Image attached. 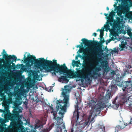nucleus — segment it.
Returning a JSON list of instances; mask_svg holds the SVG:
<instances>
[{
    "instance_id": "obj_12",
    "label": "nucleus",
    "mask_w": 132,
    "mask_h": 132,
    "mask_svg": "<svg viewBox=\"0 0 132 132\" xmlns=\"http://www.w3.org/2000/svg\"><path fill=\"white\" fill-rule=\"evenodd\" d=\"M59 113L61 114V117H56V118H54V119L57 120V125L58 126L56 129V132H62V129L61 125L62 123L61 122L59 121V120L60 119H62L63 118V113L61 112L60 111H59Z\"/></svg>"
},
{
    "instance_id": "obj_44",
    "label": "nucleus",
    "mask_w": 132,
    "mask_h": 132,
    "mask_svg": "<svg viewBox=\"0 0 132 132\" xmlns=\"http://www.w3.org/2000/svg\"><path fill=\"white\" fill-rule=\"evenodd\" d=\"M81 40H82V39ZM81 40V41H83V40ZM83 42V43H82H82H81V44H80V45H81V46H82V47H83V44H84L83 43V42Z\"/></svg>"
},
{
    "instance_id": "obj_49",
    "label": "nucleus",
    "mask_w": 132,
    "mask_h": 132,
    "mask_svg": "<svg viewBox=\"0 0 132 132\" xmlns=\"http://www.w3.org/2000/svg\"><path fill=\"white\" fill-rule=\"evenodd\" d=\"M16 104H17V103L15 102L14 103V104L15 106L16 105Z\"/></svg>"
},
{
    "instance_id": "obj_32",
    "label": "nucleus",
    "mask_w": 132,
    "mask_h": 132,
    "mask_svg": "<svg viewBox=\"0 0 132 132\" xmlns=\"http://www.w3.org/2000/svg\"><path fill=\"white\" fill-rule=\"evenodd\" d=\"M111 74L114 75L116 74V72L114 71L113 70H112V72H111Z\"/></svg>"
},
{
    "instance_id": "obj_2",
    "label": "nucleus",
    "mask_w": 132,
    "mask_h": 132,
    "mask_svg": "<svg viewBox=\"0 0 132 132\" xmlns=\"http://www.w3.org/2000/svg\"><path fill=\"white\" fill-rule=\"evenodd\" d=\"M24 62L26 63L25 68H24L25 71L30 69L31 66L34 64L36 68L40 69V71H42L44 69H47L45 66V65L49 66L52 63L51 61L46 60L44 58H39V60H38L36 59L34 56L31 55L30 54H29L26 58L25 54H24Z\"/></svg>"
},
{
    "instance_id": "obj_10",
    "label": "nucleus",
    "mask_w": 132,
    "mask_h": 132,
    "mask_svg": "<svg viewBox=\"0 0 132 132\" xmlns=\"http://www.w3.org/2000/svg\"><path fill=\"white\" fill-rule=\"evenodd\" d=\"M117 86L115 85H113L110 87L107 91L105 96H102V98H103L104 100L108 101V100H109L110 98L111 92H115L117 89Z\"/></svg>"
},
{
    "instance_id": "obj_40",
    "label": "nucleus",
    "mask_w": 132,
    "mask_h": 132,
    "mask_svg": "<svg viewBox=\"0 0 132 132\" xmlns=\"http://www.w3.org/2000/svg\"><path fill=\"white\" fill-rule=\"evenodd\" d=\"M104 15L106 17V18H107V17L108 16H108V14H106V13H104Z\"/></svg>"
},
{
    "instance_id": "obj_35",
    "label": "nucleus",
    "mask_w": 132,
    "mask_h": 132,
    "mask_svg": "<svg viewBox=\"0 0 132 132\" xmlns=\"http://www.w3.org/2000/svg\"><path fill=\"white\" fill-rule=\"evenodd\" d=\"M70 130V132H73L74 130L73 129V127L71 128V129Z\"/></svg>"
},
{
    "instance_id": "obj_34",
    "label": "nucleus",
    "mask_w": 132,
    "mask_h": 132,
    "mask_svg": "<svg viewBox=\"0 0 132 132\" xmlns=\"http://www.w3.org/2000/svg\"><path fill=\"white\" fill-rule=\"evenodd\" d=\"M111 41V40L110 39L108 40H107L106 42V44H107L108 43H110Z\"/></svg>"
},
{
    "instance_id": "obj_47",
    "label": "nucleus",
    "mask_w": 132,
    "mask_h": 132,
    "mask_svg": "<svg viewBox=\"0 0 132 132\" xmlns=\"http://www.w3.org/2000/svg\"><path fill=\"white\" fill-rule=\"evenodd\" d=\"M106 10L107 11H109V8L108 7H107Z\"/></svg>"
},
{
    "instance_id": "obj_5",
    "label": "nucleus",
    "mask_w": 132,
    "mask_h": 132,
    "mask_svg": "<svg viewBox=\"0 0 132 132\" xmlns=\"http://www.w3.org/2000/svg\"><path fill=\"white\" fill-rule=\"evenodd\" d=\"M68 87V86H65L64 89H62L63 91L62 94L64 98L63 100H57L56 101V104L57 105L56 106L57 111H58L60 109L61 111H65L66 109L67 104L69 100V96L68 94L70 91V89Z\"/></svg>"
},
{
    "instance_id": "obj_23",
    "label": "nucleus",
    "mask_w": 132,
    "mask_h": 132,
    "mask_svg": "<svg viewBox=\"0 0 132 132\" xmlns=\"http://www.w3.org/2000/svg\"><path fill=\"white\" fill-rule=\"evenodd\" d=\"M116 99L115 100H114V101L112 103L113 104H114V106L116 107V108H118L119 106V104H117L116 103Z\"/></svg>"
},
{
    "instance_id": "obj_60",
    "label": "nucleus",
    "mask_w": 132,
    "mask_h": 132,
    "mask_svg": "<svg viewBox=\"0 0 132 132\" xmlns=\"http://www.w3.org/2000/svg\"><path fill=\"white\" fill-rule=\"evenodd\" d=\"M1 56V55H0V56Z\"/></svg>"
},
{
    "instance_id": "obj_50",
    "label": "nucleus",
    "mask_w": 132,
    "mask_h": 132,
    "mask_svg": "<svg viewBox=\"0 0 132 132\" xmlns=\"http://www.w3.org/2000/svg\"><path fill=\"white\" fill-rule=\"evenodd\" d=\"M100 30L99 29H97V31H100Z\"/></svg>"
},
{
    "instance_id": "obj_36",
    "label": "nucleus",
    "mask_w": 132,
    "mask_h": 132,
    "mask_svg": "<svg viewBox=\"0 0 132 132\" xmlns=\"http://www.w3.org/2000/svg\"><path fill=\"white\" fill-rule=\"evenodd\" d=\"M52 106H50V109L51 110H52V111H54V110L53 109V108L52 107Z\"/></svg>"
},
{
    "instance_id": "obj_17",
    "label": "nucleus",
    "mask_w": 132,
    "mask_h": 132,
    "mask_svg": "<svg viewBox=\"0 0 132 132\" xmlns=\"http://www.w3.org/2000/svg\"><path fill=\"white\" fill-rule=\"evenodd\" d=\"M76 109H77V110L75 111V113H76V114L75 116L76 117V122H77L79 118V112H78V110L79 109V108L78 107V105H76ZM75 113H74L73 114V116L75 117Z\"/></svg>"
},
{
    "instance_id": "obj_28",
    "label": "nucleus",
    "mask_w": 132,
    "mask_h": 132,
    "mask_svg": "<svg viewBox=\"0 0 132 132\" xmlns=\"http://www.w3.org/2000/svg\"><path fill=\"white\" fill-rule=\"evenodd\" d=\"M54 123H52L49 127V128L48 129H49V130H50L54 126Z\"/></svg>"
},
{
    "instance_id": "obj_27",
    "label": "nucleus",
    "mask_w": 132,
    "mask_h": 132,
    "mask_svg": "<svg viewBox=\"0 0 132 132\" xmlns=\"http://www.w3.org/2000/svg\"><path fill=\"white\" fill-rule=\"evenodd\" d=\"M104 35V33H100V40H101Z\"/></svg>"
},
{
    "instance_id": "obj_33",
    "label": "nucleus",
    "mask_w": 132,
    "mask_h": 132,
    "mask_svg": "<svg viewBox=\"0 0 132 132\" xmlns=\"http://www.w3.org/2000/svg\"><path fill=\"white\" fill-rule=\"evenodd\" d=\"M104 31V28H103V29H101L100 30V33H104L103 32Z\"/></svg>"
},
{
    "instance_id": "obj_39",
    "label": "nucleus",
    "mask_w": 132,
    "mask_h": 132,
    "mask_svg": "<svg viewBox=\"0 0 132 132\" xmlns=\"http://www.w3.org/2000/svg\"><path fill=\"white\" fill-rule=\"evenodd\" d=\"M130 124H132V119H131V120H130V122H129V123H128V124H127L128 125Z\"/></svg>"
},
{
    "instance_id": "obj_16",
    "label": "nucleus",
    "mask_w": 132,
    "mask_h": 132,
    "mask_svg": "<svg viewBox=\"0 0 132 132\" xmlns=\"http://www.w3.org/2000/svg\"><path fill=\"white\" fill-rule=\"evenodd\" d=\"M107 19H108L107 22V24L106 25H105V27L106 28L109 27V24H110V26H113L114 21V19L113 18H107Z\"/></svg>"
},
{
    "instance_id": "obj_4",
    "label": "nucleus",
    "mask_w": 132,
    "mask_h": 132,
    "mask_svg": "<svg viewBox=\"0 0 132 132\" xmlns=\"http://www.w3.org/2000/svg\"><path fill=\"white\" fill-rule=\"evenodd\" d=\"M12 112L13 113H11L7 110H6V112H7V113L4 114V118L6 122H8L9 120L12 121L11 125L8 129V131L9 132L11 131L14 127L17 128L23 127L22 126L23 122L19 117V112L15 109H13Z\"/></svg>"
},
{
    "instance_id": "obj_58",
    "label": "nucleus",
    "mask_w": 132,
    "mask_h": 132,
    "mask_svg": "<svg viewBox=\"0 0 132 132\" xmlns=\"http://www.w3.org/2000/svg\"><path fill=\"white\" fill-rule=\"evenodd\" d=\"M22 60V61H23V60Z\"/></svg>"
},
{
    "instance_id": "obj_18",
    "label": "nucleus",
    "mask_w": 132,
    "mask_h": 132,
    "mask_svg": "<svg viewBox=\"0 0 132 132\" xmlns=\"http://www.w3.org/2000/svg\"><path fill=\"white\" fill-rule=\"evenodd\" d=\"M68 77L66 76H61L58 78V80L59 82H61L62 81H65L67 82H68L69 80L67 79Z\"/></svg>"
},
{
    "instance_id": "obj_46",
    "label": "nucleus",
    "mask_w": 132,
    "mask_h": 132,
    "mask_svg": "<svg viewBox=\"0 0 132 132\" xmlns=\"http://www.w3.org/2000/svg\"><path fill=\"white\" fill-rule=\"evenodd\" d=\"M39 101H40L41 102H42V101H41V100H38V101H37V102H36V103H38V102H39Z\"/></svg>"
},
{
    "instance_id": "obj_30",
    "label": "nucleus",
    "mask_w": 132,
    "mask_h": 132,
    "mask_svg": "<svg viewBox=\"0 0 132 132\" xmlns=\"http://www.w3.org/2000/svg\"><path fill=\"white\" fill-rule=\"evenodd\" d=\"M2 54L3 55L4 54H7L6 53V52L5 51V50L4 49L3 50V52L2 53Z\"/></svg>"
},
{
    "instance_id": "obj_8",
    "label": "nucleus",
    "mask_w": 132,
    "mask_h": 132,
    "mask_svg": "<svg viewBox=\"0 0 132 132\" xmlns=\"http://www.w3.org/2000/svg\"><path fill=\"white\" fill-rule=\"evenodd\" d=\"M128 0L122 1L121 4H119V6H117L116 10L117 15L120 16L122 13H124L129 11L130 8L132 6V3H129Z\"/></svg>"
},
{
    "instance_id": "obj_51",
    "label": "nucleus",
    "mask_w": 132,
    "mask_h": 132,
    "mask_svg": "<svg viewBox=\"0 0 132 132\" xmlns=\"http://www.w3.org/2000/svg\"><path fill=\"white\" fill-rule=\"evenodd\" d=\"M17 60L18 61H20V59H17Z\"/></svg>"
},
{
    "instance_id": "obj_21",
    "label": "nucleus",
    "mask_w": 132,
    "mask_h": 132,
    "mask_svg": "<svg viewBox=\"0 0 132 132\" xmlns=\"http://www.w3.org/2000/svg\"><path fill=\"white\" fill-rule=\"evenodd\" d=\"M114 12L112 11L110 12L109 14V16L107 17V18H113V17L114 16Z\"/></svg>"
},
{
    "instance_id": "obj_52",
    "label": "nucleus",
    "mask_w": 132,
    "mask_h": 132,
    "mask_svg": "<svg viewBox=\"0 0 132 132\" xmlns=\"http://www.w3.org/2000/svg\"><path fill=\"white\" fill-rule=\"evenodd\" d=\"M118 3V2H117V3H115V4H116V5H117V3Z\"/></svg>"
},
{
    "instance_id": "obj_20",
    "label": "nucleus",
    "mask_w": 132,
    "mask_h": 132,
    "mask_svg": "<svg viewBox=\"0 0 132 132\" xmlns=\"http://www.w3.org/2000/svg\"><path fill=\"white\" fill-rule=\"evenodd\" d=\"M15 129L16 131H19V132H26V131L23 126L18 128H15Z\"/></svg>"
},
{
    "instance_id": "obj_1",
    "label": "nucleus",
    "mask_w": 132,
    "mask_h": 132,
    "mask_svg": "<svg viewBox=\"0 0 132 132\" xmlns=\"http://www.w3.org/2000/svg\"><path fill=\"white\" fill-rule=\"evenodd\" d=\"M56 60H53L52 61V63L50 66L45 65V67L47 69H44L46 70V72H50L53 71V75H56V72H59L61 74H63L64 75H67L71 76L74 78H78L81 79V81L82 82L84 80H87L89 81L90 78H96L97 77L100 76L101 74L99 71L101 70L99 67L95 66L94 64H91L90 66L92 67L89 70L88 67L85 64L83 65V68L82 69L78 70L75 73H73L72 71L68 69L66 66L65 63L63 65H61L58 64Z\"/></svg>"
},
{
    "instance_id": "obj_42",
    "label": "nucleus",
    "mask_w": 132,
    "mask_h": 132,
    "mask_svg": "<svg viewBox=\"0 0 132 132\" xmlns=\"http://www.w3.org/2000/svg\"><path fill=\"white\" fill-rule=\"evenodd\" d=\"M78 51L79 52V53H81L82 52V50H81L80 49H79V51Z\"/></svg>"
},
{
    "instance_id": "obj_38",
    "label": "nucleus",
    "mask_w": 132,
    "mask_h": 132,
    "mask_svg": "<svg viewBox=\"0 0 132 132\" xmlns=\"http://www.w3.org/2000/svg\"><path fill=\"white\" fill-rule=\"evenodd\" d=\"M110 40L111 41V40H114V37L113 36H112L110 39Z\"/></svg>"
},
{
    "instance_id": "obj_43",
    "label": "nucleus",
    "mask_w": 132,
    "mask_h": 132,
    "mask_svg": "<svg viewBox=\"0 0 132 132\" xmlns=\"http://www.w3.org/2000/svg\"><path fill=\"white\" fill-rule=\"evenodd\" d=\"M73 62L75 64H76L77 63V61H75V60H73Z\"/></svg>"
},
{
    "instance_id": "obj_13",
    "label": "nucleus",
    "mask_w": 132,
    "mask_h": 132,
    "mask_svg": "<svg viewBox=\"0 0 132 132\" xmlns=\"http://www.w3.org/2000/svg\"><path fill=\"white\" fill-rule=\"evenodd\" d=\"M127 125V123L126 124L123 123H121L120 125L117 126L115 127V132H118L119 130L123 129Z\"/></svg>"
},
{
    "instance_id": "obj_11",
    "label": "nucleus",
    "mask_w": 132,
    "mask_h": 132,
    "mask_svg": "<svg viewBox=\"0 0 132 132\" xmlns=\"http://www.w3.org/2000/svg\"><path fill=\"white\" fill-rule=\"evenodd\" d=\"M13 86V85L11 83L8 84L7 83L3 85L2 82L0 81V94H1L3 90L5 92L8 91L10 89L9 87H12Z\"/></svg>"
},
{
    "instance_id": "obj_6",
    "label": "nucleus",
    "mask_w": 132,
    "mask_h": 132,
    "mask_svg": "<svg viewBox=\"0 0 132 132\" xmlns=\"http://www.w3.org/2000/svg\"><path fill=\"white\" fill-rule=\"evenodd\" d=\"M108 101L105 100L103 98H102L98 101L97 104L95 105V107H93L95 104V102L94 101L91 100L89 103V106L92 108L91 110L89 112L90 115H93L95 116L99 114L101 111V109H103L104 108L106 107V104Z\"/></svg>"
},
{
    "instance_id": "obj_59",
    "label": "nucleus",
    "mask_w": 132,
    "mask_h": 132,
    "mask_svg": "<svg viewBox=\"0 0 132 132\" xmlns=\"http://www.w3.org/2000/svg\"><path fill=\"white\" fill-rule=\"evenodd\" d=\"M131 38V39L132 40V38Z\"/></svg>"
},
{
    "instance_id": "obj_19",
    "label": "nucleus",
    "mask_w": 132,
    "mask_h": 132,
    "mask_svg": "<svg viewBox=\"0 0 132 132\" xmlns=\"http://www.w3.org/2000/svg\"><path fill=\"white\" fill-rule=\"evenodd\" d=\"M36 124H35L34 129H36L40 127L41 125V122L39 120H37L36 122Z\"/></svg>"
},
{
    "instance_id": "obj_31",
    "label": "nucleus",
    "mask_w": 132,
    "mask_h": 132,
    "mask_svg": "<svg viewBox=\"0 0 132 132\" xmlns=\"http://www.w3.org/2000/svg\"><path fill=\"white\" fill-rule=\"evenodd\" d=\"M113 6L114 7H115V9H114V11H116L117 10V6H117L116 4H114L113 5Z\"/></svg>"
},
{
    "instance_id": "obj_53",
    "label": "nucleus",
    "mask_w": 132,
    "mask_h": 132,
    "mask_svg": "<svg viewBox=\"0 0 132 132\" xmlns=\"http://www.w3.org/2000/svg\"><path fill=\"white\" fill-rule=\"evenodd\" d=\"M131 51H132V47H131Z\"/></svg>"
},
{
    "instance_id": "obj_25",
    "label": "nucleus",
    "mask_w": 132,
    "mask_h": 132,
    "mask_svg": "<svg viewBox=\"0 0 132 132\" xmlns=\"http://www.w3.org/2000/svg\"><path fill=\"white\" fill-rule=\"evenodd\" d=\"M128 35L131 38H132V33L130 30L128 29L127 31Z\"/></svg>"
},
{
    "instance_id": "obj_9",
    "label": "nucleus",
    "mask_w": 132,
    "mask_h": 132,
    "mask_svg": "<svg viewBox=\"0 0 132 132\" xmlns=\"http://www.w3.org/2000/svg\"><path fill=\"white\" fill-rule=\"evenodd\" d=\"M116 82L118 86L122 87L123 91L129 93L132 90V81L131 80L125 81L118 78L117 79Z\"/></svg>"
},
{
    "instance_id": "obj_3",
    "label": "nucleus",
    "mask_w": 132,
    "mask_h": 132,
    "mask_svg": "<svg viewBox=\"0 0 132 132\" xmlns=\"http://www.w3.org/2000/svg\"><path fill=\"white\" fill-rule=\"evenodd\" d=\"M102 40H100V42L97 41L88 40L85 38L82 39L83 43L86 46H88L93 45L94 47L92 50H89L91 53L92 58L95 60L94 64L96 66H97L100 61V59L97 56H99L100 54L103 52L102 49V44L105 42L103 38L102 39Z\"/></svg>"
},
{
    "instance_id": "obj_26",
    "label": "nucleus",
    "mask_w": 132,
    "mask_h": 132,
    "mask_svg": "<svg viewBox=\"0 0 132 132\" xmlns=\"http://www.w3.org/2000/svg\"><path fill=\"white\" fill-rule=\"evenodd\" d=\"M99 128L100 129H102V131L103 132H106L105 131V127L104 126L100 125L99 126Z\"/></svg>"
},
{
    "instance_id": "obj_54",
    "label": "nucleus",
    "mask_w": 132,
    "mask_h": 132,
    "mask_svg": "<svg viewBox=\"0 0 132 132\" xmlns=\"http://www.w3.org/2000/svg\"><path fill=\"white\" fill-rule=\"evenodd\" d=\"M79 80H76V81H79Z\"/></svg>"
},
{
    "instance_id": "obj_22",
    "label": "nucleus",
    "mask_w": 132,
    "mask_h": 132,
    "mask_svg": "<svg viewBox=\"0 0 132 132\" xmlns=\"http://www.w3.org/2000/svg\"><path fill=\"white\" fill-rule=\"evenodd\" d=\"M116 99L115 100H114V101L112 103L113 104H114V106L116 107V108H118L119 106V104H117L116 103Z\"/></svg>"
},
{
    "instance_id": "obj_37",
    "label": "nucleus",
    "mask_w": 132,
    "mask_h": 132,
    "mask_svg": "<svg viewBox=\"0 0 132 132\" xmlns=\"http://www.w3.org/2000/svg\"><path fill=\"white\" fill-rule=\"evenodd\" d=\"M76 47L77 48L79 47L80 49L82 48V46H81L80 45H77L76 46Z\"/></svg>"
},
{
    "instance_id": "obj_55",
    "label": "nucleus",
    "mask_w": 132,
    "mask_h": 132,
    "mask_svg": "<svg viewBox=\"0 0 132 132\" xmlns=\"http://www.w3.org/2000/svg\"><path fill=\"white\" fill-rule=\"evenodd\" d=\"M94 39H94V38H93V40H94Z\"/></svg>"
},
{
    "instance_id": "obj_24",
    "label": "nucleus",
    "mask_w": 132,
    "mask_h": 132,
    "mask_svg": "<svg viewBox=\"0 0 132 132\" xmlns=\"http://www.w3.org/2000/svg\"><path fill=\"white\" fill-rule=\"evenodd\" d=\"M56 111H52L51 112V113H53V115L54 116V118H56V115L57 114V112L58 111H57L56 110Z\"/></svg>"
},
{
    "instance_id": "obj_7",
    "label": "nucleus",
    "mask_w": 132,
    "mask_h": 132,
    "mask_svg": "<svg viewBox=\"0 0 132 132\" xmlns=\"http://www.w3.org/2000/svg\"><path fill=\"white\" fill-rule=\"evenodd\" d=\"M3 57L5 59L6 63L4 62V60L3 63L4 64H2L0 65L2 68L3 67L8 71H10L13 68V69L15 68V64L13 63L14 61L15 62L17 60V57L15 55H13L12 56L9 55L7 54H4Z\"/></svg>"
},
{
    "instance_id": "obj_15",
    "label": "nucleus",
    "mask_w": 132,
    "mask_h": 132,
    "mask_svg": "<svg viewBox=\"0 0 132 132\" xmlns=\"http://www.w3.org/2000/svg\"><path fill=\"white\" fill-rule=\"evenodd\" d=\"M127 44V43L125 41L124 42L123 41L121 42V44H119V47H120L119 48L120 51L123 50L124 49L127 48V47L126 46Z\"/></svg>"
},
{
    "instance_id": "obj_56",
    "label": "nucleus",
    "mask_w": 132,
    "mask_h": 132,
    "mask_svg": "<svg viewBox=\"0 0 132 132\" xmlns=\"http://www.w3.org/2000/svg\"><path fill=\"white\" fill-rule=\"evenodd\" d=\"M117 51H115V52H117Z\"/></svg>"
},
{
    "instance_id": "obj_14",
    "label": "nucleus",
    "mask_w": 132,
    "mask_h": 132,
    "mask_svg": "<svg viewBox=\"0 0 132 132\" xmlns=\"http://www.w3.org/2000/svg\"><path fill=\"white\" fill-rule=\"evenodd\" d=\"M101 65L102 66V67L104 68L105 67V68L104 69L103 71V74L104 75L105 73H107L110 70L109 67L108 66L107 63H106L105 64L103 63H101Z\"/></svg>"
},
{
    "instance_id": "obj_48",
    "label": "nucleus",
    "mask_w": 132,
    "mask_h": 132,
    "mask_svg": "<svg viewBox=\"0 0 132 132\" xmlns=\"http://www.w3.org/2000/svg\"><path fill=\"white\" fill-rule=\"evenodd\" d=\"M130 110L131 111V112L132 113V107L130 108Z\"/></svg>"
},
{
    "instance_id": "obj_45",
    "label": "nucleus",
    "mask_w": 132,
    "mask_h": 132,
    "mask_svg": "<svg viewBox=\"0 0 132 132\" xmlns=\"http://www.w3.org/2000/svg\"><path fill=\"white\" fill-rule=\"evenodd\" d=\"M62 128L63 129H65V126L64 124H63L62 126Z\"/></svg>"
},
{
    "instance_id": "obj_57",
    "label": "nucleus",
    "mask_w": 132,
    "mask_h": 132,
    "mask_svg": "<svg viewBox=\"0 0 132 132\" xmlns=\"http://www.w3.org/2000/svg\"><path fill=\"white\" fill-rule=\"evenodd\" d=\"M21 65H23H23V64H21Z\"/></svg>"
},
{
    "instance_id": "obj_29",
    "label": "nucleus",
    "mask_w": 132,
    "mask_h": 132,
    "mask_svg": "<svg viewBox=\"0 0 132 132\" xmlns=\"http://www.w3.org/2000/svg\"><path fill=\"white\" fill-rule=\"evenodd\" d=\"M20 91V89L19 88H18V89L16 90H15V89H14V92H16V93H19Z\"/></svg>"
},
{
    "instance_id": "obj_41",
    "label": "nucleus",
    "mask_w": 132,
    "mask_h": 132,
    "mask_svg": "<svg viewBox=\"0 0 132 132\" xmlns=\"http://www.w3.org/2000/svg\"><path fill=\"white\" fill-rule=\"evenodd\" d=\"M93 35L95 37H96L97 35V34L96 33L94 32L93 34Z\"/></svg>"
}]
</instances>
